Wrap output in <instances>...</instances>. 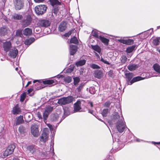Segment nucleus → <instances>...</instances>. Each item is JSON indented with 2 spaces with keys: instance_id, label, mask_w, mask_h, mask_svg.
<instances>
[{
  "instance_id": "obj_40",
  "label": "nucleus",
  "mask_w": 160,
  "mask_h": 160,
  "mask_svg": "<svg viewBox=\"0 0 160 160\" xmlns=\"http://www.w3.org/2000/svg\"><path fill=\"white\" fill-rule=\"evenodd\" d=\"M26 95V92H24L20 96V101L22 102L25 99Z\"/></svg>"
},
{
  "instance_id": "obj_12",
  "label": "nucleus",
  "mask_w": 160,
  "mask_h": 160,
  "mask_svg": "<svg viewBox=\"0 0 160 160\" xmlns=\"http://www.w3.org/2000/svg\"><path fill=\"white\" fill-rule=\"evenodd\" d=\"M118 41L121 43H122L123 44H126L128 45H130L134 43L133 40L130 39L127 40L119 39H118Z\"/></svg>"
},
{
  "instance_id": "obj_37",
  "label": "nucleus",
  "mask_w": 160,
  "mask_h": 160,
  "mask_svg": "<svg viewBox=\"0 0 160 160\" xmlns=\"http://www.w3.org/2000/svg\"><path fill=\"white\" fill-rule=\"evenodd\" d=\"M121 62L122 63H124L127 60V58L125 55H122L120 58Z\"/></svg>"
},
{
  "instance_id": "obj_34",
  "label": "nucleus",
  "mask_w": 160,
  "mask_h": 160,
  "mask_svg": "<svg viewBox=\"0 0 160 160\" xmlns=\"http://www.w3.org/2000/svg\"><path fill=\"white\" fill-rule=\"evenodd\" d=\"M53 109V107L51 106H48L45 109V111L48 112V113H50Z\"/></svg>"
},
{
  "instance_id": "obj_13",
  "label": "nucleus",
  "mask_w": 160,
  "mask_h": 160,
  "mask_svg": "<svg viewBox=\"0 0 160 160\" xmlns=\"http://www.w3.org/2000/svg\"><path fill=\"white\" fill-rule=\"evenodd\" d=\"M81 102L80 101L78 100L74 104V112H78L81 109Z\"/></svg>"
},
{
  "instance_id": "obj_39",
  "label": "nucleus",
  "mask_w": 160,
  "mask_h": 160,
  "mask_svg": "<svg viewBox=\"0 0 160 160\" xmlns=\"http://www.w3.org/2000/svg\"><path fill=\"white\" fill-rule=\"evenodd\" d=\"M64 81L67 83H70L71 82L72 78L70 77H67L64 79Z\"/></svg>"
},
{
  "instance_id": "obj_38",
  "label": "nucleus",
  "mask_w": 160,
  "mask_h": 160,
  "mask_svg": "<svg viewBox=\"0 0 160 160\" xmlns=\"http://www.w3.org/2000/svg\"><path fill=\"white\" fill-rule=\"evenodd\" d=\"M70 42L71 43H73L74 44H77L78 42L77 38L75 37H74L73 38H72L71 39Z\"/></svg>"
},
{
  "instance_id": "obj_9",
  "label": "nucleus",
  "mask_w": 160,
  "mask_h": 160,
  "mask_svg": "<svg viewBox=\"0 0 160 160\" xmlns=\"http://www.w3.org/2000/svg\"><path fill=\"white\" fill-rule=\"evenodd\" d=\"M15 7L17 10H20L24 6L23 0H15Z\"/></svg>"
},
{
  "instance_id": "obj_3",
  "label": "nucleus",
  "mask_w": 160,
  "mask_h": 160,
  "mask_svg": "<svg viewBox=\"0 0 160 160\" xmlns=\"http://www.w3.org/2000/svg\"><path fill=\"white\" fill-rule=\"evenodd\" d=\"M47 7L45 5H40L36 6L35 10L36 14L38 15H42L46 11Z\"/></svg>"
},
{
  "instance_id": "obj_35",
  "label": "nucleus",
  "mask_w": 160,
  "mask_h": 160,
  "mask_svg": "<svg viewBox=\"0 0 160 160\" xmlns=\"http://www.w3.org/2000/svg\"><path fill=\"white\" fill-rule=\"evenodd\" d=\"M54 82V81L52 80H48L43 81V83L44 84H51Z\"/></svg>"
},
{
  "instance_id": "obj_57",
  "label": "nucleus",
  "mask_w": 160,
  "mask_h": 160,
  "mask_svg": "<svg viewBox=\"0 0 160 160\" xmlns=\"http://www.w3.org/2000/svg\"><path fill=\"white\" fill-rule=\"evenodd\" d=\"M37 115H38V118L39 119H42V116L40 113L38 112L37 114Z\"/></svg>"
},
{
  "instance_id": "obj_25",
  "label": "nucleus",
  "mask_w": 160,
  "mask_h": 160,
  "mask_svg": "<svg viewBox=\"0 0 160 160\" xmlns=\"http://www.w3.org/2000/svg\"><path fill=\"white\" fill-rule=\"evenodd\" d=\"M153 67L154 70L160 74V66L158 63H156L153 65Z\"/></svg>"
},
{
  "instance_id": "obj_58",
  "label": "nucleus",
  "mask_w": 160,
  "mask_h": 160,
  "mask_svg": "<svg viewBox=\"0 0 160 160\" xmlns=\"http://www.w3.org/2000/svg\"><path fill=\"white\" fill-rule=\"evenodd\" d=\"M32 91H33V89L32 88H30L29 89H28V94H29Z\"/></svg>"
},
{
  "instance_id": "obj_45",
  "label": "nucleus",
  "mask_w": 160,
  "mask_h": 160,
  "mask_svg": "<svg viewBox=\"0 0 160 160\" xmlns=\"http://www.w3.org/2000/svg\"><path fill=\"white\" fill-rule=\"evenodd\" d=\"M12 154L11 153H10V152L8 151V150L6 149L3 153V156L4 157H6Z\"/></svg>"
},
{
  "instance_id": "obj_49",
  "label": "nucleus",
  "mask_w": 160,
  "mask_h": 160,
  "mask_svg": "<svg viewBox=\"0 0 160 160\" xmlns=\"http://www.w3.org/2000/svg\"><path fill=\"white\" fill-rule=\"evenodd\" d=\"M90 92L92 94H93L95 93V90L94 87H91L89 90Z\"/></svg>"
},
{
  "instance_id": "obj_47",
  "label": "nucleus",
  "mask_w": 160,
  "mask_h": 160,
  "mask_svg": "<svg viewBox=\"0 0 160 160\" xmlns=\"http://www.w3.org/2000/svg\"><path fill=\"white\" fill-rule=\"evenodd\" d=\"M90 66L91 68L93 69H98L100 68L99 66L94 64H90Z\"/></svg>"
},
{
  "instance_id": "obj_7",
  "label": "nucleus",
  "mask_w": 160,
  "mask_h": 160,
  "mask_svg": "<svg viewBox=\"0 0 160 160\" xmlns=\"http://www.w3.org/2000/svg\"><path fill=\"white\" fill-rule=\"evenodd\" d=\"M51 24L50 22L47 19H42L40 20L38 22L39 26L42 27H47Z\"/></svg>"
},
{
  "instance_id": "obj_10",
  "label": "nucleus",
  "mask_w": 160,
  "mask_h": 160,
  "mask_svg": "<svg viewBox=\"0 0 160 160\" xmlns=\"http://www.w3.org/2000/svg\"><path fill=\"white\" fill-rule=\"evenodd\" d=\"M3 47L4 50L6 52L9 51L12 47L10 41H6L3 43Z\"/></svg>"
},
{
  "instance_id": "obj_41",
  "label": "nucleus",
  "mask_w": 160,
  "mask_h": 160,
  "mask_svg": "<svg viewBox=\"0 0 160 160\" xmlns=\"http://www.w3.org/2000/svg\"><path fill=\"white\" fill-rule=\"evenodd\" d=\"M73 80L74 84L75 85H77L80 81V78L78 77L73 78Z\"/></svg>"
},
{
  "instance_id": "obj_26",
  "label": "nucleus",
  "mask_w": 160,
  "mask_h": 160,
  "mask_svg": "<svg viewBox=\"0 0 160 160\" xmlns=\"http://www.w3.org/2000/svg\"><path fill=\"white\" fill-rule=\"evenodd\" d=\"M160 38L158 37L152 40V43L154 46H157L159 44Z\"/></svg>"
},
{
  "instance_id": "obj_43",
  "label": "nucleus",
  "mask_w": 160,
  "mask_h": 160,
  "mask_svg": "<svg viewBox=\"0 0 160 160\" xmlns=\"http://www.w3.org/2000/svg\"><path fill=\"white\" fill-rule=\"evenodd\" d=\"M19 132L21 133H23L24 132L25 129L24 127L22 126H21L19 128Z\"/></svg>"
},
{
  "instance_id": "obj_15",
  "label": "nucleus",
  "mask_w": 160,
  "mask_h": 160,
  "mask_svg": "<svg viewBox=\"0 0 160 160\" xmlns=\"http://www.w3.org/2000/svg\"><path fill=\"white\" fill-rule=\"evenodd\" d=\"M94 75L95 78L100 79L102 77L103 74L102 71L97 70L94 71Z\"/></svg>"
},
{
  "instance_id": "obj_55",
  "label": "nucleus",
  "mask_w": 160,
  "mask_h": 160,
  "mask_svg": "<svg viewBox=\"0 0 160 160\" xmlns=\"http://www.w3.org/2000/svg\"><path fill=\"white\" fill-rule=\"evenodd\" d=\"M108 75L110 77H112L113 76V71H110L108 72Z\"/></svg>"
},
{
  "instance_id": "obj_17",
  "label": "nucleus",
  "mask_w": 160,
  "mask_h": 160,
  "mask_svg": "<svg viewBox=\"0 0 160 160\" xmlns=\"http://www.w3.org/2000/svg\"><path fill=\"white\" fill-rule=\"evenodd\" d=\"M21 112V110L19 107L18 105L17 104L13 107L12 111V112L14 115L18 114Z\"/></svg>"
},
{
  "instance_id": "obj_23",
  "label": "nucleus",
  "mask_w": 160,
  "mask_h": 160,
  "mask_svg": "<svg viewBox=\"0 0 160 160\" xmlns=\"http://www.w3.org/2000/svg\"><path fill=\"white\" fill-rule=\"evenodd\" d=\"M28 149L30 152L33 154H35L37 150L35 147L33 146H30L28 147Z\"/></svg>"
},
{
  "instance_id": "obj_42",
  "label": "nucleus",
  "mask_w": 160,
  "mask_h": 160,
  "mask_svg": "<svg viewBox=\"0 0 160 160\" xmlns=\"http://www.w3.org/2000/svg\"><path fill=\"white\" fill-rule=\"evenodd\" d=\"M92 35L95 38H99V36L98 35V32L96 30L93 31L92 32Z\"/></svg>"
},
{
  "instance_id": "obj_31",
  "label": "nucleus",
  "mask_w": 160,
  "mask_h": 160,
  "mask_svg": "<svg viewBox=\"0 0 160 160\" xmlns=\"http://www.w3.org/2000/svg\"><path fill=\"white\" fill-rule=\"evenodd\" d=\"M91 47L93 49L100 53L101 51L100 47L98 45H91Z\"/></svg>"
},
{
  "instance_id": "obj_11",
  "label": "nucleus",
  "mask_w": 160,
  "mask_h": 160,
  "mask_svg": "<svg viewBox=\"0 0 160 160\" xmlns=\"http://www.w3.org/2000/svg\"><path fill=\"white\" fill-rule=\"evenodd\" d=\"M18 51L14 48H13L9 50L8 55L12 58H15L18 55Z\"/></svg>"
},
{
  "instance_id": "obj_61",
  "label": "nucleus",
  "mask_w": 160,
  "mask_h": 160,
  "mask_svg": "<svg viewBox=\"0 0 160 160\" xmlns=\"http://www.w3.org/2000/svg\"><path fill=\"white\" fill-rule=\"evenodd\" d=\"M89 104H90L91 107H93V104L92 102H89Z\"/></svg>"
},
{
  "instance_id": "obj_1",
  "label": "nucleus",
  "mask_w": 160,
  "mask_h": 160,
  "mask_svg": "<svg viewBox=\"0 0 160 160\" xmlns=\"http://www.w3.org/2000/svg\"><path fill=\"white\" fill-rule=\"evenodd\" d=\"M112 121L114 122H117V128L119 132L121 133L124 131L126 125L122 112L120 116L118 115V112H114Z\"/></svg>"
},
{
  "instance_id": "obj_22",
  "label": "nucleus",
  "mask_w": 160,
  "mask_h": 160,
  "mask_svg": "<svg viewBox=\"0 0 160 160\" xmlns=\"http://www.w3.org/2000/svg\"><path fill=\"white\" fill-rule=\"evenodd\" d=\"M99 38L101 42L105 45H108V44L109 42V40L108 39L101 36H99Z\"/></svg>"
},
{
  "instance_id": "obj_2",
  "label": "nucleus",
  "mask_w": 160,
  "mask_h": 160,
  "mask_svg": "<svg viewBox=\"0 0 160 160\" xmlns=\"http://www.w3.org/2000/svg\"><path fill=\"white\" fill-rule=\"evenodd\" d=\"M146 75L147 76L146 77L142 78L141 77L138 76L134 78L131 80L133 76V74L132 73H126L125 74V76L127 79V83L128 85H131L136 82L144 79L145 78H148L155 76L154 75H152V73H147Z\"/></svg>"
},
{
  "instance_id": "obj_51",
  "label": "nucleus",
  "mask_w": 160,
  "mask_h": 160,
  "mask_svg": "<svg viewBox=\"0 0 160 160\" xmlns=\"http://www.w3.org/2000/svg\"><path fill=\"white\" fill-rule=\"evenodd\" d=\"M16 35L18 36H21L22 35V32L21 30H18L16 32Z\"/></svg>"
},
{
  "instance_id": "obj_18",
  "label": "nucleus",
  "mask_w": 160,
  "mask_h": 160,
  "mask_svg": "<svg viewBox=\"0 0 160 160\" xmlns=\"http://www.w3.org/2000/svg\"><path fill=\"white\" fill-rule=\"evenodd\" d=\"M138 65L135 64H131L128 65V69L130 71H133L138 67Z\"/></svg>"
},
{
  "instance_id": "obj_52",
  "label": "nucleus",
  "mask_w": 160,
  "mask_h": 160,
  "mask_svg": "<svg viewBox=\"0 0 160 160\" xmlns=\"http://www.w3.org/2000/svg\"><path fill=\"white\" fill-rule=\"evenodd\" d=\"M111 104L110 102L108 101L105 102L104 104V106L106 107H109Z\"/></svg>"
},
{
  "instance_id": "obj_27",
  "label": "nucleus",
  "mask_w": 160,
  "mask_h": 160,
  "mask_svg": "<svg viewBox=\"0 0 160 160\" xmlns=\"http://www.w3.org/2000/svg\"><path fill=\"white\" fill-rule=\"evenodd\" d=\"M12 18L15 20H19L21 19L22 17V15L17 13H14L12 15Z\"/></svg>"
},
{
  "instance_id": "obj_4",
  "label": "nucleus",
  "mask_w": 160,
  "mask_h": 160,
  "mask_svg": "<svg viewBox=\"0 0 160 160\" xmlns=\"http://www.w3.org/2000/svg\"><path fill=\"white\" fill-rule=\"evenodd\" d=\"M73 100L72 96L64 97L58 100V103L61 105H65L71 102Z\"/></svg>"
},
{
  "instance_id": "obj_32",
  "label": "nucleus",
  "mask_w": 160,
  "mask_h": 160,
  "mask_svg": "<svg viewBox=\"0 0 160 160\" xmlns=\"http://www.w3.org/2000/svg\"><path fill=\"white\" fill-rule=\"evenodd\" d=\"M59 117L58 113H56L51 116V120L54 121H56Z\"/></svg>"
},
{
  "instance_id": "obj_46",
  "label": "nucleus",
  "mask_w": 160,
  "mask_h": 160,
  "mask_svg": "<svg viewBox=\"0 0 160 160\" xmlns=\"http://www.w3.org/2000/svg\"><path fill=\"white\" fill-rule=\"evenodd\" d=\"M49 114V113H48V112H47L45 111H44V112L43 113V117L44 121L46 120L47 118H48Z\"/></svg>"
},
{
  "instance_id": "obj_14",
  "label": "nucleus",
  "mask_w": 160,
  "mask_h": 160,
  "mask_svg": "<svg viewBox=\"0 0 160 160\" xmlns=\"http://www.w3.org/2000/svg\"><path fill=\"white\" fill-rule=\"evenodd\" d=\"M66 25L67 23L66 22H62L58 26V30L60 32H62L65 31L67 28Z\"/></svg>"
},
{
  "instance_id": "obj_19",
  "label": "nucleus",
  "mask_w": 160,
  "mask_h": 160,
  "mask_svg": "<svg viewBox=\"0 0 160 160\" xmlns=\"http://www.w3.org/2000/svg\"><path fill=\"white\" fill-rule=\"evenodd\" d=\"M32 30L31 28H27L24 29L23 33L25 36H30L32 34Z\"/></svg>"
},
{
  "instance_id": "obj_6",
  "label": "nucleus",
  "mask_w": 160,
  "mask_h": 160,
  "mask_svg": "<svg viewBox=\"0 0 160 160\" xmlns=\"http://www.w3.org/2000/svg\"><path fill=\"white\" fill-rule=\"evenodd\" d=\"M31 133L35 137H37L40 134L38 127L37 125H33L31 126Z\"/></svg>"
},
{
  "instance_id": "obj_64",
  "label": "nucleus",
  "mask_w": 160,
  "mask_h": 160,
  "mask_svg": "<svg viewBox=\"0 0 160 160\" xmlns=\"http://www.w3.org/2000/svg\"><path fill=\"white\" fill-rule=\"evenodd\" d=\"M51 151H52V152L54 153V149L52 147V148H51Z\"/></svg>"
},
{
  "instance_id": "obj_59",
  "label": "nucleus",
  "mask_w": 160,
  "mask_h": 160,
  "mask_svg": "<svg viewBox=\"0 0 160 160\" xmlns=\"http://www.w3.org/2000/svg\"><path fill=\"white\" fill-rule=\"evenodd\" d=\"M31 81H29L28 82L27 84L26 85V86H25V87H27L28 85L30 84H31Z\"/></svg>"
},
{
  "instance_id": "obj_20",
  "label": "nucleus",
  "mask_w": 160,
  "mask_h": 160,
  "mask_svg": "<svg viewBox=\"0 0 160 160\" xmlns=\"http://www.w3.org/2000/svg\"><path fill=\"white\" fill-rule=\"evenodd\" d=\"M8 28L6 27H3L0 28V34L2 35H4L8 33Z\"/></svg>"
},
{
  "instance_id": "obj_24",
  "label": "nucleus",
  "mask_w": 160,
  "mask_h": 160,
  "mask_svg": "<svg viewBox=\"0 0 160 160\" xmlns=\"http://www.w3.org/2000/svg\"><path fill=\"white\" fill-rule=\"evenodd\" d=\"M35 41L34 38H32L27 39L25 41L24 43L25 45H29L33 43Z\"/></svg>"
},
{
  "instance_id": "obj_54",
  "label": "nucleus",
  "mask_w": 160,
  "mask_h": 160,
  "mask_svg": "<svg viewBox=\"0 0 160 160\" xmlns=\"http://www.w3.org/2000/svg\"><path fill=\"white\" fill-rule=\"evenodd\" d=\"M83 85L82 84H81L77 88V89L78 92H80L81 89H82Z\"/></svg>"
},
{
  "instance_id": "obj_30",
  "label": "nucleus",
  "mask_w": 160,
  "mask_h": 160,
  "mask_svg": "<svg viewBox=\"0 0 160 160\" xmlns=\"http://www.w3.org/2000/svg\"><path fill=\"white\" fill-rule=\"evenodd\" d=\"M86 61L85 60H82L78 61L76 62V65L77 67L83 65L86 63Z\"/></svg>"
},
{
  "instance_id": "obj_53",
  "label": "nucleus",
  "mask_w": 160,
  "mask_h": 160,
  "mask_svg": "<svg viewBox=\"0 0 160 160\" xmlns=\"http://www.w3.org/2000/svg\"><path fill=\"white\" fill-rule=\"evenodd\" d=\"M101 61H102V62H103V63H104L105 64H106L108 65H109L110 63H109L107 61V60L103 59L102 58H101Z\"/></svg>"
},
{
  "instance_id": "obj_36",
  "label": "nucleus",
  "mask_w": 160,
  "mask_h": 160,
  "mask_svg": "<svg viewBox=\"0 0 160 160\" xmlns=\"http://www.w3.org/2000/svg\"><path fill=\"white\" fill-rule=\"evenodd\" d=\"M109 112V109L108 108L104 109L102 112V114L103 117H106Z\"/></svg>"
},
{
  "instance_id": "obj_5",
  "label": "nucleus",
  "mask_w": 160,
  "mask_h": 160,
  "mask_svg": "<svg viewBox=\"0 0 160 160\" xmlns=\"http://www.w3.org/2000/svg\"><path fill=\"white\" fill-rule=\"evenodd\" d=\"M49 133L48 129L47 128H44L43 130L42 133L40 137V140L43 142H46L48 138Z\"/></svg>"
},
{
  "instance_id": "obj_56",
  "label": "nucleus",
  "mask_w": 160,
  "mask_h": 160,
  "mask_svg": "<svg viewBox=\"0 0 160 160\" xmlns=\"http://www.w3.org/2000/svg\"><path fill=\"white\" fill-rule=\"evenodd\" d=\"M44 0H34L35 2L37 3H40L42 2Z\"/></svg>"
},
{
  "instance_id": "obj_8",
  "label": "nucleus",
  "mask_w": 160,
  "mask_h": 160,
  "mask_svg": "<svg viewBox=\"0 0 160 160\" xmlns=\"http://www.w3.org/2000/svg\"><path fill=\"white\" fill-rule=\"evenodd\" d=\"M32 18L31 17L28 16L23 19L21 23L22 25L24 27H26L29 25L31 22Z\"/></svg>"
},
{
  "instance_id": "obj_29",
  "label": "nucleus",
  "mask_w": 160,
  "mask_h": 160,
  "mask_svg": "<svg viewBox=\"0 0 160 160\" xmlns=\"http://www.w3.org/2000/svg\"><path fill=\"white\" fill-rule=\"evenodd\" d=\"M136 47V45H132L131 46L128 47L126 49V52L128 53H130L132 52Z\"/></svg>"
},
{
  "instance_id": "obj_50",
  "label": "nucleus",
  "mask_w": 160,
  "mask_h": 160,
  "mask_svg": "<svg viewBox=\"0 0 160 160\" xmlns=\"http://www.w3.org/2000/svg\"><path fill=\"white\" fill-rule=\"evenodd\" d=\"M47 126L51 130V132L53 131V128L54 126H52V125L50 124H47Z\"/></svg>"
},
{
  "instance_id": "obj_44",
  "label": "nucleus",
  "mask_w": 160,
  "mask_h": 160,
  "mask_svg": "<svg viewBox=\"0 0 160 160\" xmlns=\"http://www.w3.org/2000/svg\"><path fill=\"white\" fill-rule=\"evenodd\" d=\"M12 154L11 153H10V152L8 151V150L6 149L3 153V156L4 157H6Z\"/></svg>"
},
{
  "instance_id": "obj_21",
  "label": "nucleus",
  "mask_w": 160,
  "mask_h": 160,
  "mask_svg": "<svg viewBox=\"0 0 160 160\" xmlns=\"http://www.w3.org/2000/svg\"><path fill=\"white\" fill-rule=\"evenodd\" d=\"M16 125H19L24 122L23 116L20 115L16 118Z\"/></svg>"
},
{
  "instance_id": "obj_63",
  "label": "nucleus",
  "mask_w": 160,
  "mask_h": 160,
  "mask_svg": "<svg viewBox=\"0 0 160 160\" xmlns=\"http://www.w3.org/2000/svg\"><path fill=\"white\" fill-rule=\"evenodd\" d=\"M89 112L91 113H92L93 112V111L92 110H89Z\"/></svg>"
},
{
  "instance_id": "obj_16",
  "label": "nucleus",
  "mask_w": 160,
  "mask_h": 160,
  "mask_svg": "<svg viewBox=\"0 0 160 160\" xmlns=\"http://www.w3.org/2000/svg\"><path fill=\"white\" fill-rule=\"evenodd\" d=\"M77 47L75 45H71L70 46L69 51L70 54L71 55H73L76 52Z\"/></svg>"
},
{
  "instance_id": "obj_28",
  "label": "nucleus",
  "mask_w": 160,
  "mask_h": 160,
  "mask_svg": "<svg viewBox=\"0 0 160 160\" xmlns=\"http://www.w3.org/2000/svg\"><path fill=\"white\" fill-rule=\"evenodd\" d=\"M15 148V146L14 145L10 144L8 146L6 149L8 151L10 152V153H12L13 152Z\"/></svg>"
},
{
  "instance_id": "obj_33",
  "label": "nucleus",
  "mask_w": 160,
  "mask_h": 160,
  "mask_svg": "<svg viewBox=\"0 0 160 160\" xmlns=\"http://www.w3.org/2000/svg\"><path fill=\"white\" fill-rule=\"evenodd\" d=\"M49 1L52 6L55 5H60V3L58 0H49Z\"/></svg>"
},
{
  "instance_id": "obj_48",
  "label": "nucleus",
  "mask_w": 160,
  "mask_h": 160,
  "mask_svg": "<svg viewBox=\"0 0 160 160\" xmlns=\"http://www.w3.org/2000/svg\"><path fill=\"white\" fill-rule=\"evenodd\" d=\"M74 31V30H72L69 31L68 32L65 33L64 36L65 37H68L69 36H70L72 31Z\"/></svg>"
},
{
  "instance_id": "obj_62",
  "label": "nucleus",
  "mask_w": 160,
  "mask_h": 160,
  "mask_svg": "<svg viewBox=\"0 0 160 160\" xmlns=\"http://www.w3.org/2000/svg\"><path fill=\"white\" fill-rule=\"evenodd\" d=\"M141 141H142V140H141L139 139H137L136 140V141L137 142H140Z\"/></svg>"
},
{
  "instance_id": "obj_60",
  "label": "nucleus",
  "mask_w": 160,
  "mask_h": 160,
  "mask_svg": "<svg viewBox=\"0 0 160 160\" xmlns=\"http://www.w3.org/2000/svg\"><path fill=\"white\" fill-rule=\"evenodd\" d=\"M149 31L150 32V33H151L153 32V28H151Z\"/></svg>"
}]
</instances>
